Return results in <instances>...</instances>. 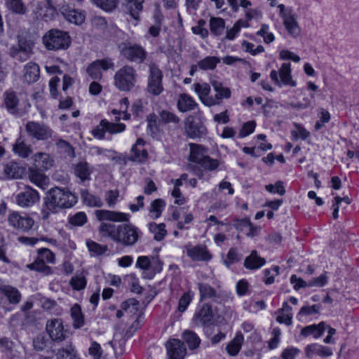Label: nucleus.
Instances as JSON below:
<instances>
[{
  "label": "nucleus",
  "instance_id": "obj_15",
  "mask_svg": "<svg viewBox=\"0 0 359 359\" xmlns=\"http://www.w3.org/2000/svg\"><path fill=\"white\" fill-rule=\"evenodd\" d=\"M270 77L278 86H281V84L291 87L297 86L296 81L292 79L290 63H283L280 68L279 72L272 70L270 72Z\"/></svg>",
  "mask_w": 359,
  "mask_h": 359
},
{
  "label": "nucleus",
  "instance_id": "obj_12",
  "mask_svg": "<svg viewBox=\"0 0 359 359\" xmlns=\"http://www.w3.org/2000/svg\"><path fill=\"white\" fill-rule=\"evenodd\" d=\"M25 131L31 139L42 141L51 138L53 133L45 123L33 121L26 123Z\"/></svg>",
  "mask_w": 359,
  "mask_h": 359
},
{
  "label": "nucleus",
  "instance_id": "obj_52",
  "mask_svg": "<svg viewBox=\"0 0 359 359\" xmlns=\"http://www.w3.org/2000/svg\"><path fill=\"white\" fill-rule=\"evenodd\" d=\"M6 8L13 13L25 14L27 8L22 0H5Z\"/></svg>",
  "mask_w": 359,
  "mask_h": 359
},
{
  "label": "nucleus",
  "instance_id": "obj_6",
  "mask_svg": "<svg viewBox=\"0 0 359 359\" xmlns=\"http://www.w3.org/2000/svg\"><path fill=\"white\" fill-rule=\"evenodd\" d=\"M43 43L49 50L67 49L71 44V37L67 32L52 29L43 36Z\"/></svg>",
  "mask_w": 359,
  "mask_h": 359
},
{
  "label": "nucleus",
  "instance_id": "obj_48",
  "mask_svg": "<svg viewBox=\"0 0 359 359\" xmlns=\"http://www.w3.org/2000/svg\"><path fill=\"white\" fill-rule=\"evenodd\" d=\"M69 285L73 290L80 291L84 290L87 285V280L83 273H76L69 280Z\"/></svg>",
  "mask_w": 359,
  "mask_h": 359
},
{
  "label": "nucleus",
  "instance_id": "obj_32",
  "mask_svg": "<svg viewBox=\"0 0 359 359\" xmlns=\"http://www.w3.org/2000/svg\"><path fill=\"white\" fill-rule=\"evenodd\" d=\"M0 292L12 304H18L21 300V294L19 290L11 285L0 286Z\"/></svg>",
  "mask_w": 359,
  "mask_h": 359
},
{
  "label": "nucleus",
  "instance_id": "obj_47",
  "mask_svg": "<svg viewBox=\"0 0 359 359\" xmlns=\"http://www.w3.org/2000/svg\"><path fill=\"white\" fill-rule=\"evenodd\" d=\"M86 246L90 255L94 257L102 255L108 250L107 245H101L90 239L86 241Z\"/></svg>",
  "mask_w": 359,
  "mask_h": 359
},
{
  "label": "nucleus",
  "instance_id": "obj_24",
  "mask_svg": "<svg viewBox=\"0 0 359 359\" xmlns=\"http://www.w3.org/2000/svg\"><path fill=\"white\" fill-rule=\"evenodd\" d=\"M28 171V177L31 182L43 190L48 187L50 182L48 176L36 168H29Z\"/></svg>",
  "mask_w": 359,
  "mask_h": 359
},
{
  "label": "nucleus",
  "instance_id": "obj_13",
  "mask_svg": "<svg viewBox=\"0 0 359 359\" xmlns=\"http://www.w3.org/2000/svg\"><path fill=\"white\" fill-rule=\"evenodd\" d=\"M149 69L147 90L154 95H158L163 90L162 85L163 72L154 62L149 63Z\"/></svg>",
  "mask_w": 359,
  "mask_h": 359
},
{
  "label": "nucleus",
  "instance_id": "obj_40",
  "mask_svg": "<svg viewBox=\"0 0 359 359\" xmlns=\"http://www.w3.org/2000/svg\"><path fill=\"white\" fill-rule=\"evenodd\" d=\"M91 172L90 165L86 161L79 162L75 165L74 173L82 182L90 180Z\"/></svg>",
  "mask_w": 359,
  "mask_h": 359
},
{
  "label": "nucleus",
  "instance_id": "obj_60",
  "mask_svg": "<svg viewBox=\"0 0 359 359\" xmlns=\"http://www.w3.org/2000/svg\"><path fill=\"white\" fill-rule=\"evenodd\" d=\"M103 123H105L107 132L110 134L122 133L126 130V128L124 123H115L109 122L107 119H104V122Z\"/></svg>",
  "mask_w": 359,
  "mask_h": 359
},
{
  "label": "nucleus",
  "instance_id": "obj_4",
  "mask_svg": "<svg viewBox=\"0 0 359 359\" xmlns=\"http://www.w3.org/2000/svg\"><path fill=\"white\" fill-rule=\"evenodd\" d=\"M36 252L37 256L35 260L32 263L27 264V268L45 276L52 275L53 271L48 264H55V254L47 248H39Z\"/></svg>",
  "mask_w": 359,
  "mask_h": 359
},
{
  "label": "nucleus",
  "instance_id": "obj_22",
  "mask_svg": "<svg viewBox=\"0 0 359 359\" xmlns=\"http://www.w3.org/2000/svg\"><path fill=\"white\" fill-rule=\"evenodd\" d=\"M40 78V67L34 62H27L23 67L22 81L23 83L30 85L36 83Z\"/></svg>",
  "mask_w": 359,
  "mask_h": 359
},
{
  "label": "nucleus",
  "instance_id": "obj_28",
  "mask_svg": "<svg viewBox=\"0 0 359 359\" xmlns=\"http://www.w3.org/2000/svg\"><path fill=\"white\" fill-rule=\"evenodd\" d=\"M276 321L280 324L290 325L292 323V308L287 302H283L282 307L276 312Z\"/></svg>",
  "mask_w": 359,
  "mask_h": 359
},
{
  "label": "nucleus",
  "instance_id": "obj_14",
  "mask_svg": "<svg viewBox=\"0 0 359 359\" xmlns=\"http://www.w3.org/2000/svg\"><path fill=\"white\" fill-rule=\"evenodd\" d=\"M114 63L112 59L106 57L104 59L96 60L91 62L86 69L88 76L93 80H101L102 78V70L107 71L113 69Z\"/></svg>",
  "mask_w": 359,
  "mask_h": 359
},
{
  "label": "nucleus",
  "instance_id": "obj_43",
  "mask_svg": "<svg viewBox=\"0 0 359 359\" xmlns=\"http://www.w3.org/2000/svg\"><path fill=\"white\" fill-rule=\"evenodd\" d=\"M148 228L149 231L154 234V238L157 241L163 240L167 235V230L164 223L156 224L151 222L148 224Z\"/></svg>",
  "mask_w": 359,
  "mask_h": 359
},
{
  "label": "nucleus",
  "instance_id": "obj_53",
  "mask_svg": "<svg viewBox=\"0 0 359 359\" xmlns=\"http://www.w3.org/2000/svg\"><path fill=\"white\" fill-rule=\"evenodd\" d=\"M243 341V336L241 334H236L235 338L226 346V351L231 355H236L241 348Z\"/></svg>",
  "mask_w": 359,
  "mask_h": 359
},
{
  "label": "nucleus",
  "instance_id": "obj_7",
  "mask_svg": "<svg viewBox=\"0 0 359 359\" xmlns=\"http://www.w3.org/2000/svg\"><path fill=\"white\" fill-rule=\"evenodd\" d=\"M279 15L283 19V25L287 33L292 37H297L301 32V28L297 20V15L292 7H286L284 4L278 6Z\"/></svg>",
  "mask_w": 359,
  "mask_h": 359
},
{
  "label": "nucleus",
  "instance_id": "obj_10",
  "mask_svg": "<svg viewBox=\"0 0 359 359\" xmlns=\"http://www.w3.org/2000/svg\"><path fill=\"white\" fill-rule=\"evenodd\" d=\"M34 43L31 39L21 38L15 46L9 49L10 56L19 62H25L30 58L33 54Z\"/></svg>",
  "mask_w": 359,
  "mask_h": 359
},
{
  "label": "nucleus",
  "instance_id": "obj_44",
  "mask_svg": "<svg viewBox=\"0 0 359 359\" xmlns=\"http://www.w3.org/2000/svg\"><path fill=\"white\" fill-rule=\"evenodd\" d=\"M194 296L195 293L191 290L184 292L179 299L177 311L180 314L184 313L193 301Z\"/></svg>",
  "mask_w": 359,
  "mask_h": 359
},
{
  "label": "nucleus",
  "instance_id": "obj_5",
  "mask_svg": "<svg viewBox=\"0 0 359 359\" xmlns=\"http://www.w3.org/2000/svg\"><path fill=\"white\" fill-rule=\"evenodd\" d=\"M137 81L135 69L130 65H125L116 72L114 76V85L120 91L132 90Z\"/></svg>",
  "mask_w": 359,
  "mask_h": 359
},
{
  "label": "nucleus",
  "instance_id": "obj_29",
  "mask_svg": "<svg viewBox=\"0 0 359 359\" xmlns=\"http://www.w3.org/2000/svg\"><path fill=\"white\" fill-rule=\"evenodd\" d=\"M266 264L264 258L261 257L256 250H252L244 261V266L250 270H257Z\"/></svg>",
  "mask_w": 359,
  "mask_h": 359
},
{
  "label": "nucleus",
  "instance_id": "obj_3",
  "mask_svg": "<svg viewBox=\"0 0 359 359\" xmlns=\"http://www.w3.org/2000/svg\"><path fill=\"white\" fill-rule=\"evenodd\" d=\"M211 85L216 92L214 96L210 95L211 88L210 84L207 83H195L192 88L198 95L201 102L206 107H210L219 105L224 99H229L231 96V90L223 86L217 81H212Z\"/></svg>",
  "mask_w": 359,
  "mask_h": 359
},
{
  "label": "nucleus",
  "instance_id": "obj_62",
  "mask_svg": "<svg viewBox=\"0 0 359 359\" xmlns=\"http://www.w3.org/2000/svg\"><path fill=\"white\" fill-rule=\"evenodd\" d=\"M265 189L271 194H278L283 196L285 194V189L282 181H277L274 184H269L265 186Z\"/></svg>",
  "mask_w": 359,
  "mask_h": 359
},
{
  "label": "nucleus",
  "instance_id": "obj_50",
  "mask_svg": "<svg viewBox=\"0 0 359 359\" xmlns=\"http://www.w3.org/2000/svg\"><path fill=\"white\" fill-rule=\"evenodd\" d=\"M163 262L158 258V257H151L150 269L147 275H144L146 278L151 279L154 276L160 273L163 269Z\"/></svg>",
  "mask_w": 359,
  "mask_h": 359
},
{
  "label": "nucleus",
  "instance_id": "obj_2",
  "mask_svg": "<svg viewBox=\"0 0 359 359\" xmlns=\"http://www.w3.org/2000/svg\"><path fill=\"white\" fill-rule=\"evenodd\" d=\"M78 201L75 194L69 189L59 187L50 189L44 198L41 210L43 219H48L51 213H57L60 210L73 207Z\"/></svg>",
  "mask_w": 359,
  "mask_h": 359
},
{
  "label": "nucleus",
  "instance_id": "obj_38",
  "mask_svg": "<svg viewBox=\"0 0 359 359\" xmlns=\"http://www.w3.org/2000/svg\"><path fill=\"white\" fill-rule=\"evenodd\" d=\"M19 241L25 245L34 246L39 241H45L53 246H57L58 243L57 241L53 238H48L47 236H43L39 238L34 237H27V236H21L18 238Z\"/></svg>",
  "mask_w": 359,
  "mask_h": 359
},
{
  "label": "nucleus",
  "instance_id": "obj_49",
  "mask_svg": "<svg viewBox=\"0 0 359 359\" xmlns=\"http://www.w3.org/2000/svg\"><path fill=\"white\" fill-rule=\"evenodd\" d=\"M220 59L215 56H207L204 59L198 62V68L201 70L214 69L217 65L219 63Z\"/></svg>",
  "mask_w": 359,
  "mask_h": 359
},
{
  "label": "nucleus",
  "instance_id": "obj_35",
  "mask_svg": "<svg viewBox=\"0 0 359 359\" xmlns=\"http://www.w3.org/2000/svg\"><path fill=\"white\" fill-rule=\"evenodd\" d=\"M81 197L83 203L88 207L101 208L103 205L101 198L90 193L87 189L81 190Z\"/></svg>",
  "mask_w": 359,
  "mask_h": 359
},
{
  "label": "nucleus",
  "instance_id": "obj_11",
  "mask_svg": "<svg viewBox=\"0 0 359 359\" xmlns=\"http://www.w3.org/2000/svg\"><path fill=\"white\" fill-rule=\"evenodd\" d=\"M8 222L9 226L14 229L27 232L32 229L34 225V220L28 214L25 212H19L18 211H10L8 215Z\"/></svg>",
  "mask_w": 359,
  "mask_h": 359
},
{
  "label": "nucleus",
  "instance_id": "obj_34",
  "mask_svg": "<svg viewBox=\"0 0 359 359\" xmlns=\"http://www.w3.org/2000/svg\"><path fill=\"white\" fill-rule=\"evenodd\" d=\"M166 206L165 201L162 198L152 201L148 208L149 215L153 219L159 218Z\"/></svg>",
  "mask_w": 359,
  "mask_h": 359
},
{
  "label": "nucleus",
  "instance_id": "obj_58",
  "mask_svg": "<svg viewBox=\"0 0 359 359\" xmlns=\"http://www.w3.org/2000/svg\"><path fill=\"white\" fill-rule=\"evenodd\" d=\"M279 266H273L270 269L264 270V279L263 281L266 285H270L274 283V277L279 273Z\"/></svg>",
  "mask_w": 359,
  "mask_h": 359
},
{
  "label": "nucleus",
  "instance_id": "obj_8",
  "mask_svg": "<svg viewBox=\"0 0 359 359\" xmlns=\"http://www.w3.org/2000/svg\"><path fill=\"white\" fill-rule=\"evenodd\" d=\"M3 106L9 114L17 117L23 116L26 112L24 103L20 100L19 94L11 89L4 93Z\"/></svg>",
  "mask_w": 359,
  "mask_h": 359
},
{
  "label": "nucleus",
  "instance_id": "obj_59",
  "mask_svg": "<svg viewBox=\"0 0 359 359\" xmlns=\"http://www.w3.org/2000/svg\"><path fill=\"white\" fill-rule=\"evenodd\" d=\"M318 117L319 120L317 121L314 126L316 130H320L325 123L330 121L331 118L330 112L323 108L320 109Z\"/></svg>",
  "mask_w": 359,
  "mask_h": 359
},
{
  "label": "nucleus",
  "instance_id": "obj_45",
  "mask_svg": "<svg viewBox=\"0 0 359 359\" xmlns=\"http://www.w3.org/2000/svg\"><path fill=\"white\" fill-rule=\"evenodd\" d=\"M57 359H77V353L72 344L59 348L56 353Z\"/></svg>",
  "mask_w": 359,
  "mask_h": 359
},
{
  "label": "nucleus",
  "instance_id": "obj_64",
  "mask_svg": "<svg viewBox=\"0 0 359 359\" xmlns=\"http://www.w3.org/2000/svg\"><path fill=\"white\" fill-rule=\"evenodd\" d=\"M119 197V191L117 189L109 190L105 193V201L109 208L114 207Z\"/></svg>",
  "mask_w": 359,
  "mask_h": 359
},
{
  "label": "nucleus",
  "instance_id": "obj_37",
  "mask_svg": "<svg viewBox=\"0 0 359 359\" xmlns=\"http://www.w3.org/2000/svg\"><path fill=\"white\" fill-rule=\"evenodd\" d=\"M190 154L189 160L191 162L199 163L206 156L204 147L195 143H190Z\"/></svg>",
  "mask_w": 359,
  "mask_h": 359
},
{
  "label": "nucleus",
  "instance_id": "obj_30",
  "mask_svg": "<svg viewBox=\"0 0 359 359\" xmlns=\"http://www.w3.org/2000/svg\"><path fill=\"white\" fill-rule=\"evenodd\" d=\"M177 106L180 111L187 112L194 109L198 104L191 95L182 93L179 95Z\"/></svg>",
  "mask_w": 359,
  "mask_h": 359
},
{
  "label": "nucleus",
  "instance_id": "obj_39",
  "mask_svg": "<svg viewBox=\"0 0 359 359\" xmlns=\"http://www.w3.org/2000/svg\"><path fill=\"white\" fill-rule=\"evenodd\" d=\"M22 173V168L15 162H9L4 166V176L5 178H19Z\"/></svg>",
  "mask_w": 359,
  "mask_h": 359
},
{
  "label": "nucleus",
  "instance_id": "obj_54",
  "mask_svg": "<svg viewBox=\"0 0 359 359\" xmlns=\"http://www.w3.org/2000/svg\"><path fill=\"white\" fill-rule=\"evenodd\" d=\"M65 15L69 22L76 25H81L86 18V15L83 12L79 11L75 9L69 11L65 14Z\"/></svg>",
  "mask_w": 359,
  "mask_h": 359
},
{
  "label": "nucleus",
  "instance_id": "obj_33",
  "mask_svg": "<svg viewBox=\"0 0 359 359\" xmlns=\"http://www.w3.org/2000/svg\"><path fill=\"white\" fill-rule=\"evenodd\" d=\"M126 8L131 15L136 20H140V13L143 10V4L144 0H125Z\"/></svg>",
  "mask_w": 359,
  "mask_h": 359
},
{
  "label": "nucleus",
  "instance_id": "obj_19",
  "mask_svg": "<svg viewBox=\"0 0 359 359\" xmlns=\"http://www.w3.org/2000/svg\"><path fill=\"white\" fill-rule=\"evenodd\" d=\"M201 300L210 299L215 302L221 303L230 297V294L224 292H217L208 283L198 284Z\"/></svg>",
  "mask_w": 359,
  "mask_h": 359
},
{
  "label": "nucleus",
  "instance_id": "obj_36",
  "mask_svg": "<svg viewBox=\"0 0 359 359\" xmlns=\"http://www.w3.org/2000/svg\"><path fill=\"white\" fill-rule=\"evenodd\" d=\"M13 151L15 154L23 158H27L32 152L31 146L27 144L21 137L16 140L13 146Z\"/></svg>",
  "mask_w": 359,
  "mask_h": 359
},
{
  "label": "nucleus",
  "instance_id": "obj_9",
  "mask_svg": "<svg viewBox=\"0 0 359 359\" xmlns=\"http://www.w3.org/2000/svg\"><path fill=\"white\" fill-rule=\"evenodd\" d=\"M118 48L121 55L130 62L140 64L146 59L147 52L139 44L122 43L119 45Z\"/></svg>",
  "mask_w": 359,
  "mask_h": 359
},
{
  "label": "nucleus",
  "instance_id": "obj_51",
  "mask_svg": "<svg viewBox=\"0 0 359 359\" xmlns=\"http://www.w3.org/2000/svg\"><path fill=\"white\" fill-rule=\"evenodd\" d=\"M88 222V217L84 212H77L68 216V223L73 226H82Z\"/></svg>",
  "mask_w": 359,
  "mask_h": 359
},
{
  "label": "nucleus",
  "instance_id": "obj_41",
  "mask_svg": "<svg viewBox=\"0 0 359 359\" xmlns=\"http://www.w3.org/2000/svg\"><path fill=\"white\" fill-rule=\"evenodd\" d=\"M209 27L212 35L219 36L224 33L225 21L224 19L219 17H212L210 19Z\"/></svg>",
  "mask_w": 359,
  "mask_h": 359
},
{
  "label": "nucleus",
  "instance_id": "obj_25",
  "mask_svg": "<svg viewBox=\"0 0 359 359\" xmlns=\"http://www.w3.org/2000/svg\"><path fill=\"white\" fill-rule=\"evenodd\" d=\"M144 140L138 138L131 149V160L138 163H144L148 158L147 150L144 148Z\"/></svg>",
  "mask_w": 359,
  "mask_h": 359
},
{
  "label": "nucleus",
  "instance_id": "obj_55",
  "mask_svg": "<svg viewBox=\"0 0 359 359\" xmlns=\"http://www.w3.org/2000/svg\"><path fill=\"white\" fill-rule=\"evenodd\" d=\"M160 120L165 124L172 123L177 125L180 123V118L173 112L163 110L159 113Z\"/></svg>",
  "mask_w": 359,
  "mask_h": 359
},
{
  "label": "nucleus",
  "instance_id": "obj_20",
  "mask_svg": "<svg viewBox=\"0 0 359 359\" xmlns=\"http://www.w3.org/2000/svg\"><path fill=\"white\" fill-rule=\"evenodd\" d=\"M40 196L38 191L30 187H26L23 191L20 192L16 196V203L22 208L32 206L39 201Z\"/></svg>",
  "mask_w": 359,
  "mask_h": 359
},
{
  "label": "nucleus",
  "instance_id": "obj_31",
  "mask_svg": "<svg viewBox=\"0 0 359 359\" xmlns=\"http://www.w3.org/2000/svg\"><path fill=\"white\" fill-rule=\"evenodd\" d=\"M36 168L47 170L53 165V160L47 153L38 152L33 156Z\"/></svg>",
  "mask_w": 359,
  "mask_h": 359
},
{
  "label": "nucleus",
  "instance_id": "obj_27",
  "mask_svg": "<svg viewBox=\"0 0 359 359\" xmlns=\"http://www.w3.org/2000/svg\"><path fill=\"white\" fill-rule=\"evenodd\" d=\"M326 330L325 322L322 321L318 324H312L304 327L300 334L304 337L312 336L314 339L320 338Z\"/></svg>",
  "mask_w": 359,
  "mask_h": 359
},
{
  "label": "nucleus",
  "instance_id": "obj_61",
  "mask_svg": "<svg viewBox=\"0 0 359 359\" xmlns=\"http://www.w3.org/2000/svg\"><path fill=\"white\" fill-rule=\"evenodd\" d=\"M198 164L210 171L216 170L219 165L218 160L211 158L208 156H206Z\"/></svg>",
  "mask_w": 359,
  "mask_h": 359
},
{
  "label": "nucleus",
  "instance_id": "obj_23",
  "mask_svg": "<svg viewBox=\"0 0 359 359\" xmlns=\"http://www.w3.org/2000/svg\"><path fill=\"white\" fill-rule=\"evenodd\" d=\"M305 355L309 358L314 356L329 357L332 355L333 352L331 348L316 343L307 345L304 348Z\"/></svg>",
  "mask_w": 359,
  "mask_h": 359
},
{
  "label": "nucleus",
  "instance_id": "obj_16",
  "mask_svg": "<svg viewBox=\"0 0 359 359\" xmlns=\"http://www.w3.org/2000/svg\"><path fill=\"white\" fill-rule=\"evenodd\" d=\"M214 318L212 306L205 303L199 306L192 318V323L197 327L210 325Z\"/></svg>",
  "mask_w": 359,
  "mask_h": 359
},
{
  "label": "nucleus",
  "instance_id": "obj_21",
  "mask_svg": "<svg viewBox=\"0 0 359 359\" xmlns=\"http://www.w3.org/2000/svg\"><path fill=\"white\" fill-rule=\"evenodd\" d=\"M165 347L169 359H184L187 354V348L180 339H170Z\"/></svg>",
  "mask_w": 359,
  "mask_h": 359
},
{
  "label": "nucleus",
  "instance_id": "obj_56",
  "mask_svg": "<svg viewBox=\"0 0 359 359\" xmlns=\"http://www.w3.org/2000/svg\"><path fill=\"white\" fill-rule=\"evenodd\" d=\"M99 8L107 12L114 11L118 4V0H92Z\"/></svg>",
  "mask_w": 359,
  "mask_h": 359
},
{
  "label": "nucleus",
  "instance_id": "obj_42",
  "mask_svg": "<svg viewBox=\"0 0 359 359\" xmlns=\"http://www.w3.org/2000/svg\"><path fill=\"white\" fill-rule=\"evenodd\" d=\"M71 317L73 320V327L74 328H81L85 325L84 316L81 306L78 304H74L71 308Z\"/></svg>",
  "mask_w": 359,
  "mask_h": 359
},
{
  "label": "nucleus",
  "instance_id": "obj_26",
  "mask_svg": "<svg viewBox=\"0 0 359 359\" xmlns=\"http://www.w3.org/2000/svg\"><path fill=\"white\" fill-rule=\"evenodd\" d=\"M187 135L191 139L201 138L207 134L206 127L201 122L189 121L185 128Z\"/></svg>",
  "mask_w": 359,
  "mask_h": 359
},
{
  "label": "nucleus",
  "instance_id": "obj_18",
  "mask_svg": "<svg viewBox=\"0 0 359 359\" xmlns=\"http://www.w3.org/2000/svg\"><path fill=\"white\" fill-rule=\"evenodd\" d=\"M185 250L187 256L194 262H208L212 259V253L204 244H188L185 246Z\"/></svg>",
  "mask_w": 359,
  "mask_h": 359
},
{
  "label": "nucleus",
  "instance_id": "obj_63",
  "mask_svg": "<svg viewBox=\"0 0 359 359\" xmlns=\"http://www.w3.org/2000/svg\"><path fill=\"white\" fill-rule=\"evenodd\" d=\"M151 265V257L148 256H140L136 262V267L144 271V275L149 272Z\"/></svg>",
  "mask_w": 359,
  "mask_h": 359
},
{
  "label": "nucleus",
  "instance_id": "obj_57",
  "mask_svg": "<svg viewBox=\"0 0 359 359\" xmlns=\"http://www.w3.org/2000/svg\"><path fill=\"white\" fill-rule=\"evenodd\" d=\"M320 309L321 306L319 304L304 306L300 309L297 314V317L309 316L318 314Z\"/></svg>",
  "mask_w": 359,
  "mask_h": 359
},
{
  "label": "nucleus",
  "instance_id": "obj_1",
  "mask_svg": "<svg viewBox=\"0 0 359 359\" xmlns=\"http://www.w3.org/2000/svg\"><path fill=\"white\" fill-rule=\"evenodd\" d=\"M94 214L101 222L98 232L102 237L124 247L134 246L141 239L142 232L129 222L131 217L129 213L102 209L95 210Z\"/></svg>",
  "mask_w": 359,
  "mask_h": 359
},
{
  "label": "nucleus",
  "instance_id": "obj_46",
  "mask_svg": "<svg viewBox=\"0 0 359 359\" xmlns=\"http://www.w3.org/2000/svg\"><path fill=\"white\" fill-rule=\"evenodd\" d=\"M182 339L187 344L189 349H196L201 344L199 337L191 330H185L182 334Z\"/></svg>",
  "mask_w": 359,
  "mask_h": 359
},
{
  "label": "nucleus",
  "instance_id": "obj_17",
  "mask_svg": "<svg viewBox=\"0 0 359 359\" xmlns=\"http://www.w3.org/2000/svg\"><path fill=\"white\" fill-rule=\"evenodd\" d=\"M46 330L50 339L54 342L60 343L66 338V331L62 319L53 318L48 320L46 325Z\"/></svg>",
  "mask_w": 359,
  "mask_h": 359
}]
</instances>
